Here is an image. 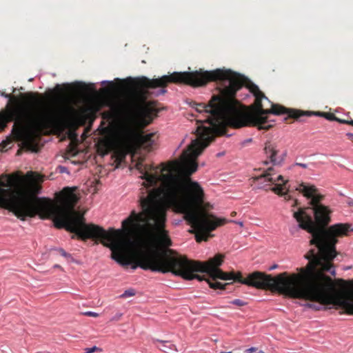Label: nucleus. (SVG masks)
Segmentation results:
<instances>
[{
    "label": "nucleus",
    "instance_id": "nucleus-29",
    "mask_svg": "<svg viewBox=\"0 0 353 353\" xmlns=\"http://www.w3.org/2000/svg\"><path fill=\"white\" fill-rule=\"evenodd\" d=\"M236 212H232L231 213V216H234L236 215Z\"/></svg>",
    "mask_w": 353,
    "mask_h": 353
},
{
    "label": "nucleus",
    "instance_id": "nucleus-9",
    "mask_svg": "<svg viewBox=\"0 0 353 353\" xmlns=\"http://www.w3.org/2000/svg\"><path fill=\"white\" fill-rule=\"evenodd\" d=\"M264 150L267 157L270 159L273 165H279L281 163L282 159L278 160L276 157L279 150L277 149V145L275 143L271 141L266 142Z\"/></svg>",
    "mask_w": 353,
    "mask_h": 353
},
{
    "label": "nucleus",
    "instance_id": "nucleus-7",
    "mask_svg": "<svg viewBox=\"0 0 353 353\" xmlns=\"http://www.w3.org/2000/svg\"><path fill=\"white\" fill-rule=\"evenodd\" d=\"M119 139L122 144L126 148H132L137 144L143 149L150 151L155 144L157 135L152 132L143 134L131 123L123 125L119 132Z\"/></svg>",
    "mask_w": 353,
    "mask_h": 353
},
{
    "label": "nucleus",
    "instance_id": "nucleus-2",
    "mask_svg": "<svg viewBox=\"0 0 353 353\" xmlns=\"http://www.w3.org/2000/svg\"><path fill=\"white\" fill-rule=\"evenodd\" d=\"M210 81H219L223 86L220 94L213 95L208 104L193 102L192 106L201 114L204 119H199L196 128V138L192 141L188 148L182 153L181 162L170 161L161 163V168L152 165L137 164V168L143 175L145 171L154 174L157 170L159 175L172 172L177 176L184 184L190 176L196 171L197 157L203 150L214 139L215 137L225 134L227 126L240 128L246 125H256L260 128L264 118L260 114H247L241 112L239 101L235 99L236 92L244 85L243 76L230 70L216 69L212 71L174 72L170 75H164L157 79L146 77L137 78L134 81V88L129 91L125 102L114 105L111 111L104 112L103 117L113 119L123 115L130 120H138L143 125H148L157 117L158 110L154 102L147 101L152 94L151 89L161 88L156 95L166 92L165 88L169 83H183L193 87L202 86Z\"/></svg>",
    "mask_w": 353,
    "mask_h": 353
},
{
    "label": "nucleus",
    "instance_id": "nucleus-3",
    "mask_svg": "<svg viewBox=\"0 0 353 353\" xmlns=\"http://www.w3.org/2000/svg\"><path fill=\"white\" fill-rule=\"evenodd\" d=\"M296 190L310 199V207L314 214V220L306 213V208H300L293 214L300 228L311 234L310 245L316 249H311L305 255L308 260L305 267L296 269L297 273L290 274L284 272L279 274L280 282L293 284L296 291H290L294 295H299L301 299L319 303L321 305H333L336 309L342 310L339 313L353 315V289L348 291H339L336 286L345 288L346 281L343 279L333 280L326 275V272L335 276L336 271L333 260L337 256L336 245L338 239L349 234L353 231L352 225L336 223L327 227L331 221L332 210L321 201L325 196L319 193L314 185L301 183ZM351 283L353 285V279Z\"/></svg>",
    "mask_w": 353,
    "mask_h": 353
},
{
    "label": "nucleus",
    "instance_id": "nucleus-8",
    "mask_svg": "<svg viewBox=\"0 0 353 353\" xmlns=\"http://www.w3.org/2000/svg\"><path fill=\"white\" fill-rule=\"evenodd\" d=\"M274 169L272 167L268 168L266 170H264L263 173L259 176H255L253 177L254 181L259 183L260 185V188H264L265 183H275V182L281 181L283 185L285 184L286 181H284L283 177L282 175H279L276 178L274 177Z\"/></svg>",
    "mask_w": 353,
    "mask_h": 353
},
{
    "label": "nucleus",
    "instance_id": "nucleus-21",
    "mask_svg": "<svg viewBox=\"0 0 353 353\" xmlns=\"http://www.w3.org/2000/svg\"><path fill=\"white\" fill-rule=\"evenodd\" d=\"M99 350V348L96 346H94L92 347H90V348H85V353H92L94 352H95L96 350Z\"/></svg>",
    "mask_w": 353,
    "mask_h": 353
},
{
    "label": "nucleus",
    "instance_id": "nucleus-5",
    "mask_svg": "<svg viewBox=\"0 0 353 353\" xmlns=\"http://www.w3.org/2000/svg\"><path fill=\"white\" fill-rule=\"evenodd\" d=\"M224 256L223 254H216L213 258L209 259L205 262H201L198 261L190 260L188 261L194 262V263L201 264V270H192V274L194 279L199 281H206L210 287L212 289L225 290V287L230 283L223 284L216 281L217 279L228 281L232 280L234 282L254 287L256 289L269 290L272 292H276L286 296L301 299L299 295H294L290 291H296V288L293 284H290L288 282H280L278 279L279 274L276 276H272L270 274H267L262 272L256 271L247 276L243 278L241 272H225L221 269L218 268L223 261ZM190 281V279H188Z\"/></svg>",
    "mask_w": 353,
    "mask_h": 353
},
{
    "label": "nucleus",
    "instance_id": "nucleus-20",
    "mask_svg": "<svg viewBox=\"0 0 353 353\" xmlns=\"http://www.w3.org/2000/svg\"><path fill=\"white\" fill-rule=\"evenodd\" d=\"M84 315L88 316H92V317H98L99 315L98 313L94 312H86L83 313Z\"/></svg>",
    "mask_w": 353,
    "mask_h": 353
},
{
    "label": "nucleus",
    "instance_id": "nucleus-23",
    "mask_svg": "<svg viewBox=\"0 0 353 353\" xmlns=\"http://www.w3.org/2000/svg\"><path fill=\"white\" fill-rule=\"evenodd\" d=\"M257 349L256 347H250L244 351V353H253L256 352Z\"/></svg>",
    "mask_w": 353,
    "mask_h": 353
},
{
    "label": "nucleus",
    "instance_id": "nucleus-16",
    "mask_svg": "<svg viewBox=\"0 0 353 353\" xmlns=\"http://www.w3.org/2000/svg\"><path fill=\"white\" fill-rule=\"evenodd\" d=\"M136 294V292L134 289H129V290H125L121 295V298H127V297H130V296H134Z\"/></svg>",
    "mask_w": 353,
    "mask_h": 353
},
{
    "label": "nucleus",
    "instance_id": "nucleus-10",
    "mask_svg": "<svg viewBox=\"0 0 353 353\" xmlns=\"http://www.w3.org/2000/svg\"><path fill=\"white\" fill-rule=\"evenodd\" d=\"M112 148V143L110 140L103 139L99 143L98 150L103 154H108Z\"/></svg>",
    "mask_w": 353,
    "mask_h": 353
},
{
    "label": "nucleus",
    "instance_id": "nucleus-4",
    "mask_svg": "<svg viewBox=\"0 0 353 353\" xmlns=\"http://www.w3.org/2000/svg\"><path fill=\"white\" fill-rule=\"evenodd\" d=\"M0 94L8 99L6 110L0 114V125L3 129L8 123L14 121L12 134L17 140L22 139L25 130L40 134L59 123L56 112L45 108L44 97L39 93L30 92L20 95L22 100L34 103L32 106L23 105L16 96L5 92Z\"/></svg>",
    "mask_w": 353,
    "mask_h": 353
},
{
    "label": "nucleus",
    "instance_id": "nucleus-13",
    "mask_svg": "<svg viewBox=\"0 0 353 353\" xmlns=\"http://www.w3.org/2000/svg\"><path fill=\"white\" fill-rule=\"evenodd\" d=\"M24 145L26 148H28V149L33 151V152H37V145L34 144V141H33V139L30 137H28L25 141H24Z\"/></svg>",
    "mask_w": 353,
    "mask_h": 353
},
{
    "label": "nucleus",
    "instance_id": "nucleus-30",
    "mask_svg": "<svg viewBox=\"0 0 353 353\" xmlns=\"http://www.w3.org/2000/svg\"><path fill=\"white\" fill-rule=\"evenodd\" d=\"M308 306H309L310 307H313L314 304H312V303H309V304H308Z\"/></svg>",
    "mask_w": 353,
    "mask_h": 353
},
{
    "label": "nucleus",
    "instance_id": "nucleus-14",
    "mask_svg": "<svg viewBox=\"0 0 353 353\" xmlns=\"http://www.w3.org/2000/svg\"><path fill=\"white\" fill-rule=\"evenodd\" d=\"M26 177L32 181H37L39 180L40 176L34 172H29L26 174Z\"/></svg>",
    "mask_w": 353,
    "mask_h": 353
},
{
    "label": "nucleus",
    "instance_id": "nucleus-31",
    "mask_svg": "<svg viewBox=\"0 0 353 353\" xmlns=\"http://www.w3.org/2000/svg\"><path fill=\"white\" fill-rule=\"evenodd\" d=\"M263 164H264V165H268V162L267 161H263Z\"/></svg>",
    "mask_w": 353,
    "mask_h": 353
},
{
    "label": "nucleus",
    "instance_id": "nucleus-1",
    "mask_svg": "<svg viewBox=\"0 0 353 353\" xmlns=\"http://www.w3.org/2000/svg\"><path fill=\"white\" fill-rule=\"evenodd\" d=\"M7 182L0 181V206L12 212L22 221L39 215L41 219H52L57 228H65L82 240H98L112 251V258L120 265H131L133 270L166 273L171 272L184 279L195 276L192 270H201L200 263L188 261L186 256H169L157 250H135V239L144 236L160 246L168 248L172 241L165 229L166 208L184 214L191 225L190 232L195 234L197 242L208 241L210 232L228 223L226 219H218L209 214L204 205V191L199 183L190 179L186 184L170 172L159 175L148 171L141 176L145 181L141 189L139 204L141 211L132 210L122 221L121 229L86 224L83 214L74 210L79 197L74 189L65 188L59 193L57 202L40 198L21 186L24 177L18 172L2 175Z\"/></svg>",
    "mask_w": 353,
    "mask_h": 353
},
{
    "label": "nucleus",
    "instance_id": "nucleus-28",
    "mask_svg": "<svg viewBox=\"0 0 353 353\" xmlns=\"http://www.w3.org/2000/svg\"><path fill=\"white\" fill-rule=\"evenodd\" d=\"M297 204H298V201H297V200H295L292 206H293V207H294V206H296Z\"/></svg>",
    "mask_w": 353,
    "mask_h": 353
},
{
    "label": "nucleus",
    "instance_id": "nucleus-26",
    "mask_svg": "<svg viewBox=\"0 0 353 353\" xmlns=\"http://www.w3.org/2000/svg\"><path fill=\"white\" fill-rule=\"evenodd\" d=\"M277 266H278L277 265H272V267H270V268H269V270H274V269H276V268H277Z\"/></svg>",
    "mask_w": 353,
    "mask_h": 353
},
{
    "label": "nucleus",
    "instance_id": "nucleus-33",
    "mask_svg": "<svg viewBox=\"0 0 353 353\" xmlns=\"http://www.w3.org/2000/svg\"><path fill=\"white\" fill-rule=\"evenodd\" d=\"M221 353H232V352H221Z\"/></svg>",
    "mask_w": 353,
    "mask_h": 353
},
{
    "label": "nucleus",
    "instance_id": "nucleus-6",
    "mask_svg": "<svg viewBox=\"0 0 353 353\" xmlns=\"http://www.w3.org/2000/svg\"><path fill=\"white\" fill-rule=\"evenodd\" d=\"M250 89V92L255 97L254 112L253 113H248L243 112L241 110V112L243 114L251 115L260 114L261 117L264 118V120L262 121L263 123L261 125L264 128H260L259 125L252 124L246 125L245 126H254L256 127L259 130H268L274 125V124L271 123V122L273 121L268 119V114H274L276 115L286 114L287 117L285 118V121L288 120L289 119H299L302 116H309L312 114L310 112L290 109L279 104L272 103L268 97H266L265 95L259 90V87L254 84L252 85Z\"/></svg>",
    "mask_w": 353,
    "mask_h": 353
},
{
    "label": "nucleus",
    "instance_id": "nucleus-27",
    "mask_svg": "<svg viewBox=\"0 0 353 353\" xmlns=\"http://www.w3.org/2000/svg\"><path fill=\"white\" fill-rule=\"evenodd\" d=\"M8 143L6 141H2L0 145H2L3 148L6 146Z\"/></svg>",
    "mask_w": 353,
    "mask_h": 353
},
{
    "label": "nucleus",
    "instance_id": "nucleus-34",
    "mask_svg": "<svg viewBox=\"0 0 353 353\" xmlns=\"http://www.w3.org/2000/svg\"><path fill=\"white\" fill-rule=\"evenodd\" d=\"M20 153V150H18L17 151V154H19Z\"/></svg>",
    "mask_w": 353,
    "mask_h": 353
},
{
    "label": "nucleus",
    "instance_id": "nucleus-22",
    "mask_svg": "<svg viewBox=\"0 0 353 353\" xmlns=\"http://www.w3.org/2000/svg\"><path fill=\"white\" fill-rule=\"evenodd\" d=\"M54 90L57 92H59L61 94H64V92H65V91L63 90V88H61V86L60 85H57L54 88Z\"/></svg>",
    "mask_w": 353,
    "mask_h": 353
},
{
    "label": "nucleus",
    "instance_id": "nucleus-32",
    "mask_svg": "<svg viewBox=\"0 0 353 353\" xmlns=\"http://www.w3.org/2000/svg\"><path fill=\"white\" fill-rule=\"evenodd\" d=\"M257 353H265V352L263 351H262V350H260Z\"/></svg>",
    "mask_w": 353,
    "mask_h": 353
},
{
    "label": "nucleus",
    "instance_id": "nucleus-12",
    "mask_svg": "<svg viewBox=\"0 0 353 353\" xmlns=\"http://www.w3.org/2000/svg\"><path fill=\"white\" fill-rule=\"evenodd\" d=\"M158 342H160L163 344V348H159L161 351L166 352V353H178V350L174 344H170L169 345H167V343H168V341H161V340H156Z\"/></svg>",
    "mask_w": 353,
    "mask_h": 353
},
{
    "label": "nucleus",
    "instance_id": "nucleus-35",
    "mask_svg": "<svg viewBox=\"0 0 353 353\" xmlns=\"http://www.w3.org/2000/svg\"><path fill=\"white\" fill-rule=\"evenodd\" d=\"M352 123V125L353 126V122H350Z\"/></svg>",
    "mask_w": 353,
    "mask_h": 353
},
{
    "label": "nucleus",
    "instance_id": "nucleus-11",
    "mask_svg": "<svg viewBox=\"0 0 353 353\" xmlns=\"http://www.w3.org/2000/svg\"><path fill=\"white\" fill-rule=\"evenodd\" d=\"M276 186L271 188V190L276 193V194L283 196L284 199L286 201H289L291 199V196L288 194V192H283V188L282 185L279 183H276Z\"/></svg>",
    "mask_w": 353,
    "mask_h": 353
},
{
    "label": "nucleus",
    "instance_id": "nucleus-25",
    "mask_svg": "<svg viewBox=\"0 0 353 353\" xmlns=\"http://www.w3.org/2000/svg\"><path fill=\"white\" fill-rule=\"evenodd\" d=\"M346 136L348 137V139H349L350 141H353V133H352V132H348V133H347V134H346Z\"/></svg>",
    "mask_w": 353,
    "mask_h": 353
},
{
    "label": "nucleus",
    "instance_id": "nucleus-24",
    "mask_svg": "<svg viewBox=\"0 0 353 353\" xmlns=\"http://www.w3.org/2000/svg\"><path fill=\"white\" fill-rule=\"evenodd\" d=\"M294 165L300 166V167H301L303 168H307V165L305 164V163H296L294 164Z\"/></svg>",
    "mask_w": 353,
    "mask_h": 353
},
{
    "label": "nucleus",
    "instance_id": "nucleus-15",
    "mask_svg": "<svg viewBox=\"0 0 353 353\" xmlns=\"http://www.w3.org/2000/svg\"><path fill=\"white\" fill-rule=\"evenodd\" d=\"M319 115L323 117L329 121H335L336 119V117L334 114L332 112H320L318 113Z\"/></svg>",
    "mask_w": 353,
    "mask_h": 353
},
{
    "label": "nucleus",
    "instance_id": "nucleus-18",
    "mask_svg": "<svg viewBox=\"0 0 353 353\" xmlns=\"http://www.w3.org/2000/svg\"><path fill=\"white\" fill-rule=\"evenodd\" d=\"M335 121H337L340 123L348 124V125H352V123L350 122H353V120L341 119L336 117V119L335 120Z\"/></svg>",
    "mask_w": 353,
    "mask_h": 353
},
{
    "label": "nucleus",
    "instance_id": "nucleus-17",
    "mask_svg": "<svg viewBox=\"0 0 353 353\" xmlns=\"http://www.w3.org/2000/svg\"><path fill=\"white\" fill-rule=\"evenodd\" d=\"M231 303L239 307L244 306L246 305V303L241 299H234L232 301H231Z\"/></svg>",
    "mask_w": 353,
    "mask_h": 353
},
{
    "label": "nucleus",
    "instance_id": "nucleus-19",
    "mask_svg": "<svg viewBox=\"0 0 353 353\" xmlns=\"http://www.w3.org/2000/svg\"><path fill=\"white\" fill-rule=\"evenodd\" d=\"M58 252L63 256L65 258H70L71 255L68 253H67L63 249L59 248L57 250Z\"/></svg>",
    "mask_w": 353,
    "mask_h": 353
}]
</instances>
